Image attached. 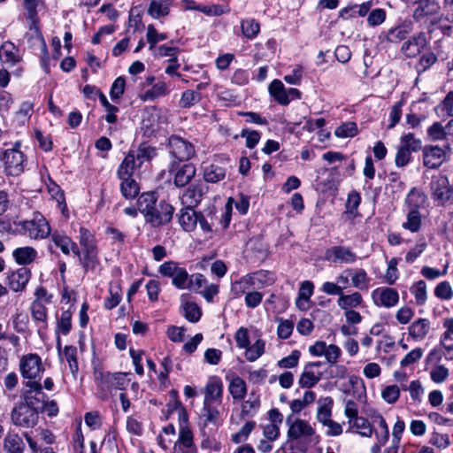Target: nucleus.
I'll return each instance as SVG.
<instances>
[{"mask_svg": "<svg viewBox=\"0 0 453 453\" xmlns=\"http://www.w3.org/2000/svg\"><path fill=\"white\" fill-rule=\"evenodd\" d=\"M416 22H420L426 27L440 26L444 35H449L451 27L443 24V21H453L441 12V5L436 0H424L418 4L412 13Z\"/></svg>", "mask_w": 453, "mask_h": 453, "instance_id": "1", "label": "nucleus"}, {"mask_svg": "<svg viewBox=\"0 0 453 453\" xmlns=\"http://www.w3.org/2000/svg\"><path fill=\"white\" fill-rule=\"evenodd\" d=\"M0 159L7 175L19 176L25 170L27 157L20 150L19 142H15L12 148L4 150L0 155Z\"/></svg>", "mask_w": 453, "mask_h": 453, "instance_id": "2", "label": "nucleus"}, {"mask_svg": "<svg viewBox=\"0 0 453 453\" xmlns=\"http://www.w3.org/2000/svg\"><path fill=\"white\" fill-rule=\"evenodd\" d=\"M19 367L22 378L27 381L35 380L40 382L44 372L42 358L35 353L22 356Z\"/></svg>", "mask_w": 453, "mask_h": 453, "instance_id": "3", "label": "nucleus"}, {"mask_svg": "<svg viewBox=\"0 0 453 453\" xmlns=\"http://www.w3.org/2000/svg\"><path fill=\"white\" fill-rule=\"evenodd\" d=\"M344 415L348 418L349 429L355 430V432L364 437H371L372 435V426L366 418L358 416L357 406L353 400H347L345 402Z\"/></svg>", "mask_w": 453, "mask_h": 453, "instance_id": "4", "label": "nucleus"}, {"mask_svg": "<svg viewBox=\"0 0 453 453\" xmlns=\"http://www.w3.org/2000/svg\"><path fill=\"white\" fill-rule=\"evenodd\" d=\"M24 234L31 239H45L50 234V226L41 212H34L30 219L20 223Z\"/></svg>", "mask_w": 453, "mask_h": 453, "instance_id": "5", "label": "nucleus"}, {"mask_svg": "<svg viewBox=\"0 0 453 453\" xmlns=\"http://www.w3.org/2000/svg\"><path fill=\"white\" fill-rule=\"evenodd\" d=\"M25 388L22 390L21 396L24 403L27 404L38 413L40 410L45 407L47 395L42 392L41 382L32 380L24 382Z\"/></svg>", "mask_w": 453, "mask_h": 453, "instance_id": "6", "label": "nucleus"}, {"mask_svg": "<svg viewBox=\"0 0 453 453\" xmlns=\"http://www.w3.org/2000/svg\"><path fill=\"white\" fill-rule=\"evenodd\" d=\"M11 419L14 426L25 428L33 427L38 422V412L27 404L19 403L12 410Z\"/></svg>", "mask_w": 453, "mask_h": 453, "instance_id": "7", "label": "nucleus"}, {"mask_svg": "<svg viewBox=\"0 0 453 453\" xmlns=\"http://www.w3.org/2000/svg\"><path fill=\"white\" fill-rule=\"evenodd\" d=\"M158 272L165 277L172 279V284L178 289H186L188 287V273L184 267H180L174 261L163 263Z\"/></svg>", "mask_w": 453, "mask_h": 453, "instance_id": "8", "label": "nucleus"}, {"mask_svg": "<svg viewBox=\"0 0 453 453\" xmlns=\"http://www.w3.org/2000/svg\"><path fill=\"white\" fill-rule=\"evenodd\" d=\"M168 146L170 155L180 162L188 161L196 155L194 145L180 136H171Z\"/></svg>", "mask_w": 453, "mask_h": 453, "instance_id": "9", "label": "nucleus"}, {"mask_svg": "<svg viewBox=\"0 0 453 453\" xmlns=\"http://www.w3.org/2000/svg\"><path fill=\"white\" fill-rule=\"evenodd\" d=\"M169 173L173 176V184L177 188H183L195 178L196 169L193 164L179 165L175 161H173L169 165Z\"/></svg>", "mask_w": 453, "mask_h": 453, "instance_id": "10", "label": "nucleus"}, {"mask_svg": "<svg viewBox=\"0 0 453 453\" xmlns=\"http://www.w3.org/2000/svg\"><path fill=\"white\" fill-rule=\"evenodd\" d=\"M174 208L168 203L161 201L157 203L145 218L146 222L154 227L168 224L173 215Z\"/></svg>", "mask_w": 453, "mask_h": 453, "instance_id": "11", "label": "nucleus"}, {"mask_svg": "<svg viewBox=\"0 0 453 453\" xmlns=\"http://www.w3.org/2000/svg\"><path fill=\"white\" fill-rule=\"evenodd\" d=\"M372 300L377 307L392 308L399 302L397 290L388 287H379L372 290Z\"/></svg>", "mask_w": 453, "mask_h": 453, "instance_id": "12", "label": "nucleus"}, {"mask_svg": "<svg viewBox=\"0 0 453 453\" xmlns=\"http://www.w3.org/2000/svg\"><path fill=\"white\" fill-rule=\"evenodd\" d=\"M323 365L324 364L320 361L306 364L298 380L300 388H311L314 387L323 376V372L320 370Z\"/></svg>", "mask_w": 453, "mask_h": 453, "instance_id": "13", "label": "nucleus"}, {"mask_svg": "<svg viewBox=\"0 0 453 453\" xmlns=\"http://www.w3.org/2000/svg\"><path fill=\"white\" fill-rule=\"evenodd\" d=\"M31 276L30 269L22 266L7 273L5 284L13 292H22L26 289Z\"/></svg>", "mask_w": 453, "mask_h": 453, "instance_id": "14", "label": "nucleus"}, {"mask_svg": "<svg viewBox=\"0 0 453 453\" xmlns=\"http://www.w3.org/2000/svg\"><path fill=\"white\" fill-rule=\"evenodd\" d=\"M432 197L440 204L448 202L452 195V189L449 187V180L444 175L434 176L430 183Z\"/></svg>", "mask_w": 453, "mask_h": 453, "instance_id": "15", "label": "nucleus"}, {"mask_svg": "<svg viewBox=\"0 0 453 453\" xmlns=\"http://www.w3.org/2000/svg\"><path fill=\"white\" fill-rule=\"evenodd\" d=\"M292 416L289 415L286 418L287 424L289 425L288 436L292 440H298L300 438H309L315 434V430L305 420L297 418L291 421Z\"/></svg>", "mask_w": 453, "mask_h": 453, "instance_id": "16", "label": "nucleus"}, {"mask_svg": "<svg viewBox=\"0 0 453 453\" xmlns=\"http://www.w3.org/2000/svg\"><path fill=\"white\" fill-rule=\"evenodd\" d=\"M445 158L446 151L443 148L430 145L423 149V163L427 168H438L445 161Z\"/></svg>", "mask_w": 453, "mask_h": 453, "instance_id": "17", "label": "nucleus"}, {"mask_svg": "<svg viewBox=\"0 0 453 453\" xmlns=\"http://www.w3.org/2000/svg\"><path fill=\"white\" fill-rule=\"evenodd\" d=\"M426 45V37L424 33H418L405 41L401 51L407 58L417 57Z\"/></svg>", "mask_w": 453, "mask_h": 453, "instance_id": "18", "label": "nucleus"}, {"mask_svg": "<svg viewBox=\"0 0 453 453\" xmlns=\"http://www.w3.org/2000/svg\"><path fill=\"white\" fill-rule=\"evenodd\" d=\"M205 194L204 186L199 183L190 184L180 196L183 205L188 207H196L202 201Z\"/></svg>", "mask_w": 453, "mask_h": 453, "instance_id": "19", "label": "nucleus"}, {"mask_svg": "<svg viewBox=\"0 0 453 453\" xmlns=\"http://www.w3.org/2000/svg\"><path fill=\"white\" fill-rule=\"evenodd\" d=\"M223 398V383L218 377L209 380L204 388V398L203 403H217L221 404Z\"/></svg>", "mask_w": 453, "mask_h": 453, "instance_id": "20", "label": "nucleus"}, {"mask_svg": "<svg viewBox=\"0 0 453 453\" xmlns=\"http://www.w3.org/2000/svg\"><path fill=\"white\" fill-rule=\"evenodd\" d=\"M443 327L446 329L441 336L442 354L448 360H453V318L443 320Z\"/></svg>", "mask_w": 453, "mask_h": 453, "instance_id": "21", "label": "nucleus"}, {"mask_svg": "<svg viewBox=\"0 0 453 453\" xmlns=\"http://www.w3.org/2000/svg\"><path fill=\"white\" fill-rule=\"evenodd\" d=\"M260 275L259 273L247 274L231 284V293L234 298H238L248 292L255 285V280Z\"/></svg>", "mask_w": 453, "mask_h": 453, "instance_id": "22", "label": "nucleus"}, {"mask_svg": "<svg viewBox=\"0 0 453 453\" xmlns=\"http://www.w3.org/2000/svg\"><path fill=\"white\" fill-rule=\"evenodd\" d=\"M180 427L179 433V442L185 448L190 449V453H196V448L193 441V433L188 425V416L185 411L180 413Z\"/></svg>", "mask_w": 453, "mask_h": 453, "instance_id": "23", "label": "nucleus"}, {"mask_svg": "<svg viewBox=\"0 0 453 453\" xmlns=\"http://www.w3.org/2000/svg\"><path fill=\"white\" fill-rule=\"evenodd\" d=\"M326 257L334 263L353 264L357 259V256L350 249L343 246L332 247L326 251Z\"/></svg>", "mask_w": 453, "mask_h": 453, "instance_id": "24", "label": "nucleus"}, {"mask_svg": "<svg viewBox=\"0 0 453 453\" xmlns=\"http://www.w3.org/2000/svg\"><path fill=\"white\" fill-rule=\"evenodd\" d=\"M201 419L203 428L209 425L218 427L223 422L221 411L212 403H203Z\"/></svg>", "mask_w": 453, "mask_h": 453, "instance_id": "25", "label": "nucleus"}, {"mask_svg": "<svg viewBox=\"0 0 453 453\" xmlns=\"http://www.w3.org/2000/svg\"><path fill=\"white\" fill-rule=\"evenodd\" d=\"M102 387L109 389L124 390L128 384L127 373L124 372H106L101 376Z\"/></svg>", "mask_w": 453, "mask_h": 453, "instance_id": "26", "label": "nucleus"}, {"mask_svg": "<svg viewBox=\"0 0 453 453\" xmlns=\"http://www.w3.org/2000/svg\"><path fill=\"white\" fill-rule=\"evenodd\" d=\"M431 330V322L427 319L419 318L414 320L408 327L409 335L415 342L426 339Z\"/></svg>", "mask_w": 453, "mask_h": 453, "instance_id": "27", "label": "nucleus"}, {"mask_svg": "<svg viewBox=\"0 0 453 453\" xmlns=\"http://www.w3.org/2000/svg\"><path fill=\"white\" fill-rule=\"evenodd\" d=\"M120 180L119 189L123 197L127 200L134 199L140 193L138 182L131 175H117Z\"/></svg>", "mask_w": 453, "mask_h": 453, "instance_id": "28", "label": "nucleus"}, {"mask_svg": "<svg viewBox=\"0 0 453 453\" xmlns=\"http://www.w3.org/2000/svg\"><path fill=\"white\" fill-rule=\"evenodd\" d=\"M194 208L185 206L180 211L178 215L180 225L187 232L193 231L197 225L198 213L194 211Z\"/></svg>", "mask_w": 453, "mask_h": 453, "instance_id": "29", "label": "nucleus"}, {"mask_svg": "<svg viewBox=\"0 0 453 453\" xmlns=\"http://www.w3.org/2000/svg\"><path fill=\"white\" fill-rule=\"evenodd\" d=\"M15 262L20 265L32 264L37 257V251L30 246L19 247L12 251Z\"/></svg>", "mask_w": 453, "mask_h": 453, "instance_id": "30", "label": "nucleus"}, {"mask_svg": "<svg viewBox=\"0 0 453 453\" xmlns=\"http://www.w3.org/2000/svg\"><path fill=\"white\" fill-rule=\"evenodd\" d=\"M334 401L330 396L325 397L319 401V406L317 409L316 418L317 420L324 425H326L332 420V409Z\"/></svg>", "mask_w": 453, "mask_h": 453, "instance_id": "31", "label": "nucleus"}, {"mask_svg": "<svg viewBox=\"0 0 453 453\" xmlns=\"http://www.w3.org/2000/svg\"><path fill=\"white\" fill-rule=\"evenodd\" d=\"M134 154L130 150L125 157L117 170V175L126 176L131 175L142 168L140 164H137Z\"/></svg>", "mask_w": 453, "mask_h": 453, "instance_id": "32", "label": "nucleus"}, {"mask_svg": "<svg viewBox=\"0 0 453 453\" xmlns=\"http://www.w3.org/2000/svg\"><path fill=\"white\" fill-rule=\"evenodd\" d=\"M25 443L18 434L8 433L4 439L5 453H23Z\"/></svg>", "mask_w": 453, "mask_h": 453, "instance_id": "33", "label": "nucleus"}, {"mask_svg": "<svg viewBox=\"0 0 453 453\" xmlns=\"http://www.w3.org/2000/svg\"><path fill=\"white\" fill-rule=\"evenodd\" d=\"M157 203V196L154 192L142 193L137 200L138 210L142 214H143L144 218L149 215Z\"/></svg>", "mask_w": 453, "mask_h": 453, "instance_id": "34", "label": "nucleus"}, {"mask_svg": "<svg viewBox=\"0 0 453 453\" xmlns=\"http://www.w3.org/2000/svg\"><path fill=\"white\" fill-rule=\"evenodd\" d=\"M172 0H152L148 8V13L153 19L167 16L170 12Z\"/></svg>", "mask_w": 453, "mask_h": 453, "instance_id": "35", "label": "nucleus"}, {"mask_svg": "<svg viewBox=\"0 0 453 453\" xmlns=\"http://www.w3.org/2000/svg\"><path fill=\"white\" fill-rule=\"evenodd\" d=\"M170 92L168 85L164 81H158L154 84L150 89L146 90L140 96L141 100L143 102L153 101L160 96H165Z\"/></svg>", "mask_w": 453, "mask_h": 453, "instance_id": "36", "label": "nucleus"}, {"mask_svg": "<svg viewBox=\"0 0 453 453\" xmlns=\"http://www.w3.org/2000/svg\"><path fill=\"white\" fill-rule=\"evenodd\" d=\"M426 201V196L424 193L418 189L413 188L408 193L405 203L410 211H419L420 208L424 207Z\"/></svg>", "mask_w": 453, "mask_h": 453, "instance_id": "37", "label": "nucleus"}, {"mask_svg": "<svg viewBox=\"0 0 453 453\" xmlns=\"http://www.w3.org/2000/svg\"><path fill=\"white\" fill-rule=\"evenodd\" d=\"M287 88L280 80H273L269 85L270 95L282 105H287L290 103V98L287 97Z\"/></svg>", "mask_w": 453, "mask_h": 453, "instance_id": "38", "label": "nucleus"}, {"mask_svg": "<svg viewBox=\"0 0 453 453\" xmlns=\"http://www.w3.org/2000/svg\"><path fill=\"white\" fill-rule=\"evenodd\" d=\"M402 227L411 233H418L422 227V216L419 211L408 210L406 220L403 222Z\"/></svg>", "mask_w": 453, "mask_h": 453, "instance_id": "39", "label": "nucleus"}, {"mask_svg": "<svg viewBox=\"0 0 453 453\" xmlns=\"http://www.w3.org/2000/svg\"><path fill=\"white\" fill-rule=\"evenodd\" d=\"M228 391L234 400H242L247 394L246 382L239 376H234L228 385Z\"/></svg>", "mask_w": 453, "mask_h": 453, "instance_id": "40", "label": "nucleus"}, {"mask_svg": "<svg viewBox=\"0 0 453 453\" xmlns=\"http://www.w3.org/2000/svg\"><path fill=\"white\" fill-rule=\"evenodd\" d=\"M362 302L363 297L359 292H354L350 295H344L342 292L337 300V304L341 309L349 311L357 308Z\"/></svg>", "mask_w": 453, "mask_h": 453, "instance_id": "41", "label": "nucleus"}, {"mask_svg": "<svg viewBox=\"0 0 453 453\" xmlns=\"http://www.w3.org/2000/svg\"><path fill=\"white\" fill-rule=\"evenodd\" d=\"M411 31V26L405 23L392 27L387 33V41L392 43H399L407 37Z\"/></svg>", "mask_w": 453, "mask_h": 453, "instance_id": "42", "label": "nucleus"}, {"mask_svg": "<svg viewBox=\"0 0 453 453\" xmlns=\"http://www.w3.org/2000/svg\"><path fill=\"white\" fill-rule=\"evenodd\" d=\"M0 59L3 63L13 65L19 62L18 50L13 43L5 42L0 48Z\"/></svg>", "mask_w": 453, "mask_h": 453, "instance_id": "43", "label": "nucleus"}, {"mask_svg": "<svg viewBox=\"0 0 453 453\" xmlns=\"http://www.w3.org/2000/svg\"><path fill=\"white\" fill-rule=\"evenodd\" d=\"M370 281L371 278L364 269H352L351 282L354 288L359 290H368Z\"/></svg>", "mask_w": 453, "mask_h": 453, "instance_id": "44", "label": "nucleus"}, {"mask_svg": "<svg viewBox=\"0 0 453 453\" xmlns=\"http://www.w3.org/2000/svg\"><path fill=\"white\" fill-rule=\"evenodd\" d=\"M399 146L406 149L411 154L422 149V142L419 138H416L412 133H408L401 136Z\"/></svg>", "mask_w": 453, "mask_h": 453, "instance_id": "45", "label": "nucleus"}, {"mask_svg": "<svg viewBox=\"0 0 453 453\" xmlns=\"http://www.w3.org/2000/svg\"><path fill=\"white\" fill-rule=\"evenodd\" d=\"M225 176V168L217 165H208L203 172V178L206 182L216 183L223 180Z\"/></svg>", "mask_w": 453, "mask_h": 453, "instance_id": "46", "label": "nucleus"}, {"mask_svg": "<svg viewBox=\"0 0 453 453\" xmlns=\"http://www.w3.org/2000/svg\"><path fill=\"white\" fill-rule=\"evenodd\" d=\"M73 312L70 310L63 311L57 319V334L66 335L72 329Z\"/></svg>", "mask_w": 453, "mask_h": 453, "instance_id": "47", "label": "nucleus"}, {"mask_svg": "<svg viewBox=\"0 0 453 453\" xmlns=\"http://www.w3.org/2000/svg\"><path fill=\"white\" fill-rule=\"evenodd\" d=\"M411 295L415 298V303L418 305H423L427 300L426 283L420 280L412 284L410 288Z\"/></svg>", "mask_w": 453, "mask_h": 453, "instance_id": "48", "label": "nucleus"}, {"mask_svg": "<svg viewBox=\"0 0 453 453\" xmlns=\"http://www.w3.org/2000/svg\"><path fill=\"white\" fill-rule=\"evenodd\" d=\"M63 355L69 365L70 372H72L73 376L76 378L79 371L76 347L72 345L65 346L64 349Z\"/></svg>", "mask_w": 453, "mask_h": 453, "instance_id": "49", "label": "nucleus"}, {"mask_svg": "<svg viewBox=\"0 0 453 453\" xmlns=\"http://www.w3.org/2000/svg\"><path fill=\"white\" fill-rule=\"evenodd\" d=\"M24 7L27 12V18L29 19V28L35 29V31L39 30L38 27V18H37V1L36 0H24Z\"/></svg>", "mask_w": 453, "mask_h": 453, "instance_id": "50", "label": "nucleus"}, {"mask_svg": "<svg viewBox=\"0 0 453 453\" xmlns=\"http://www.w3.org/2000/svg\"><path fill=\"white\" fill-rule=\"evenodd\" d=\"M183 316L191 323L197 322L201 316L202 311L200 307L194 302H186L182 305Z\"/></svg>", "mask_w": 453, "mask_h": 453, "instance_id": "51", "label": "nucleus"}, {"mask_svg": "<svg viewBox=\"0 0 453 453\" xmlns=\"http://www.w3.org/2000/svg\"><path fill=\"white\" fill-rule=\"evenodd\" d=\"M132 152L134 154L137 164H140L141 166L145 162L150 161V159L155 156V149L147 145L141 144L136 150H132Z\"/></svg>", "mask_w": 453, "mask_h": 453, "instance_id": "52", "label": "nucleus"}, {"mask_svg": "<svg viewBox=\"0 0 453 453\" xmlns=\"http://www.w3.org/2000/svg\"><path fill=\"white\" fill-rule=\"evenodd\" d=\"M265 342L262 339L257 340L251 346L249 345L245 351V357L250 362L258 359L265 352Z\"/></svg>", "mask_w": 453, "mask_h": 453, "instance_id": "53", "label": "nucleus"}, {"mask_svg": "<svg viewBox=\"0 0 453 453\" xmlns=\"http://www.w3.org/2000/svg\"><path fill=\"white\" fill-rule=\"evenodd\" d=\"M243 35L248 39H254L260 31V26L254 19H245L241 22Z\"/></svg>", "mask_w": 453, "mask_h": 453, "instance_id": "54", "label": "nucleus"}, {"mask_svg": "<svg viewBox=\"0 0 453 453\" xmlns=\"http://www.w3.org/2000/svg\"><path fill=\"white\" fill-rule=\"evenodd\" d=\"M50 236V241L59 248L65 255H69V247L73 241L69 236L58 231L53 232Z\"/></svg>", "mask_w": 453, "mask_h": 453, "instance_id": "55", "label": "nucleus"}, {"mask_svg": "<svg viewBox=\"0 0 453 453\" xmlns=\"http://www.w3.org/2000/svg\"><path fill=\"white\" fill-rule=\"evenodd\" d=\"M31 314L35 321L46 323L48 315L45 303L39 300H34L31 304Z\"/></svg>", "mask_w": 453, "mask_h": 453, "instance_id": "56", "label": "nucleus"}, {"mask_svg": "<svg viewBox=\"0 0 453 453\" xmlns=\"http://www.w3.org/2000/svg\"><path fill=\"white\" fill-rule=\"evenodd\" d=\"M357 126L355 122L349 121L342 123L334 130L335 136L339 138L354 137L357 134Z\"/></svg>", "mask_w": 453, "mask_h": 453, "instance_id": "57", "label": "nucleus"}, {"mask_svg": "<svg viewBox=\"0 0 453 453\" xmlns=\"http://www.w3.org/2000/svg\"><path fill=\"white\" fill-rule=\"evenodd\" d=\"M146 38L150 45L149 49L152 50L157 42L167 39V35L165 33H158L153 25H149L147 27Z\"/></svg>", "mask_w": 453, "mask_h": 453, "instance_id": "58", "label": "nucleus"}, {"mask_svg": "<svg viewBox=\"0 0 453 453\" xmlns=\"http://www.w3.org/2000/svg\"><path fill=\"white\" fill-rule=\"evenodd\" d=\"M85 272L95 270L99 265L98 252L96 253H82L80 260Z\"/></svg>", "mask_w": 453, "mask_h": 453, "instance_id": "59", "label": "nucleus"}, {"mask_svg": "<svg viewBox=\"0 0 453 453\" xmlns=\"http://www.w3.org/2000/svg\"><path fill=\"white\" fill-rule=\"evenodd\" d=\"M259 406V397L251 394L250 398L242 404V416H252Z\"/></svg>", "mask_w": 453, "mask_h": 453, "instance_id": "60", "label": "nucleus"}, {"mask_svg": "<svg viewBox=\"0 0 453 453\" xmlns=\"http://www.w3.org/2000/svg\"><path fill=\"white\" fill-rule=\"evenodd\" d=\"M301 353L299 350H293L290 355L280 359L277 362V365L281 369H290L297 366Z\"/></svg>", "mask_w": 453, "mask_h": 453, "instance_id": "61", "label": "nucleus"}, {"mask_svg": "<svg viewBox=\"0 0 453 453\" xmlns=\"http://www.w3.org/2000/svg\"><path fill=\"white\" fill-rule=\"evenodd\" d=\"M400 396V388L397 385H388L381 391L382 399L389 403H395Z\"/></svg>", "mask_w": 453, "mask_h": 453, "instance_id": "62", "label": "nucleus"}, {"mask_svg": "<svg viewBox=\"0 0 453 453\" xmlns=\"http://www.w3.org/2000/svg\"><path fill=\"white\" fill-rule=\"evenodd\" d=\"M206 283L207 280L203 274L195 273L192 274L190 277L188 276L187 288H188L191 291L199 293L201 291V288H204Z\"/></svg>", "mask_w": 453, "mask_h": 453, "instance_id": "63", "label": "nucleus"}, {"mask_svg": "<svg viewBox=\"0 0 453 453\" xmlns=\"http://www.w3.org/2000/svg\"><path fill=\"white\" fill-rule=\"evenodd\" d=\"M201 99V95L194 90H186L182 93L180 105L182 108H189L193 106L196 103L199 102Z\"/></svg>", "mask_w": 453, "mask_h": 453, "instance_id": "64", "label": "nucleus"}]
</instances>
